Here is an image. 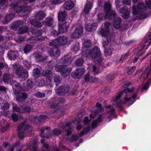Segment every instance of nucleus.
Returning <instances> with one entry per match:
<instances>
[{
	"instance_id": "1",
	"label": "nucleus",
	"mask_w": 151,
	"mask_h": 151,
	"mask_svg": "<svg viewBox=\"0 0 151 151\" xmlns=\"http://www.w3.org/2000/svg\"><path fill=\"white\" fill-rule=\"evenodd\" d=\"M88 54L93 59H94V63L99 65V68L103 69L104 65L102 62L101 57V52L99 48L94 46L87 52Z\"/></svg>"
},
{
	"instance_id": "2",
	"label": "nucleus",
	"mask_w": 151,
	"mask_h": 151,
	"mask_svg": "<svg viewBox=\"0 0 151 151\" xmlns=\"http://www.w3.org/2000/svg\"><path fill=\"white\" fill-rule=\"evenodd\" d=\"M26 121H23L19 124L17 127L18 138L20 139H23L25 131H27L30 127L29 125L26 124Z\"/></svg>"
},
{
	"instance_id": "3",
	"label": "nucleus",
	"mask_w": 151,
	"mask_h": 151,
	"mask_svg": "<svg viewBox=\"0 0 151 151\" xmlns=\"http://www.w3.org/2000/svg\"><path fill=\"white\" fill-rule=\"evenodd\" d=\"M69 24L68 22L64 23L63 24L59 23L57 30L53 29L52 34L55 36L59 35L60 33H64L66 32L69 27Z\"/></svg>"
},
{
	"instance_id": "4",
	"label": "nucleus",
	"mask_w": 151,
	"mask_h": 151,
	"mask_svg": "<svg viewBox=\"0 0 151 151\" xmlns=\"http://www.w3.org/2000/svg\"><path fill=\"white\" fill-rule=\"evenodd\" d=\"M64 100L63 99L56 98L55 100L50 103V108L53 109L60 110L63 108V103Z\"/></svg>"
},
{
	"instance_id": "5",
	"label": "nucleus",
	"mask_w": 151,
	"mask_h": 151,
	"mask_svg": "<svg viewBox=\"0 0 151 151\" xmlns=\"http://www.w3.org/2000/svg\"><path fill=\"white\" fill-rule=\"evenodd\" d=\"M99 33L102 36L104 37L105 38V40L102 42V44L103 47L104 48L105 47L107 46L109 43V41L111 42V37H110V40H109V35L110 33V30L107 29L101 28L99 32Z\"/></svg>"
},
{
	"instance_id": "6",
	"label": "nucleus",
	"mask_w": 151,
	"mask_h": 151,
	"mask_svg": "<svg viewBox=\"0 0 151 151\" xmlns=\"http://www.w3.org/2000/svg\"><path fill=\"white\" fill-rule=\"evenodd\" d=\"M146 9V6L144 4L139 2L137 4V6L135 5L132 6V14L134 15H137L139 12H143L145 11Z\"/></svg>"
},
{
	"instance_id": "7",
	"label": "nucleus",
	"mask_w": 151,
	"mask_h": 151,
	"mask_svg": "<svg viewBox=\"0 0 151 151\" xmlns=\"http://www.w3.org/2000/svg\"><path fill=\"white\" fill-rule=\"evenodd\" d=\"M72 70L71 68H67L65 65H59L56 68V70L60 72L61 75L65 77L69 76Z\"/></svg>"
},
{
	"instance_id": "8",
	"label": "nucleus",
	"mask_w": 151,
	"mask_h": 151,
	"mask_svg": "<svg viewBox=\"0 0 151 151\" xmlns=\"http://www.w3.org/2000/svg\"><path fill=\"white\" fill-rule=\"evenodd\" d=\"M15 73L22 81H25L28 77V72L26 70H23V68L21 67H19L16 68Z\"/></svg>"
},
{
	"instance_id": "9",
	"label": "nucleus",
	"mask_w": 151,
	"mask_h": 151,
	"mask_svg": "<svg viewBox=\"0 0 151 151\" xmlns=\"http://www.w3.org/2000/svg\"><path fill=\"white\" fill-rule=\"evenodd\" d=\"M68 41V38L67 37L65 36H60L57 39L50 42V44H51L52 43H53L58 46H64L67 44Z\"/></svg>"
},
{
	"instance_id": "10",
	"label": "nucleus",
	"mask_w": 151,
	"mask_h": 151,
	"mask_svg": "<svg viewBox=\"0 0 151 151\" xmlns=\"http://www.w3.org/2000/svg\"><path fill=\"white\" fill-rule=\"evenodd\" d=\"M83 33V27L80 25L76 28L71 35V37L74 39H78L81 37Z\"/></svg>"
},
{
	"instance_id": "11",
	"label": "nucleus",
	"mask_w": 151,
	"mask_h": 151,
	"mask_svg": "<svg viewBox=\"0 0 151 151\" xmlns=\"http://www.w3.org/2000/svg\"><path fill=\"white\" fill-rule=\"evenodd\" d=\"M49 45L50 46L53 47L50 48L49 51L50 55L56 57H59L60 55V51L58 45L53 43H52L51 44H50V42L49 43Z\"/></svg>"
},
{
	"instance_id": "12",
	"label": "nucleus",
	"mask_w": 151,
	"mask_h": 151,
	"mask_svg": "<svg viewBox=\"0 0 151 151\" xmlns=\"http://www.w3.org/2000/svg\"><path fill=\"white\" fill-rule=\"evenodd\" d=\"M70 90V87L68 85L59 86L55 90L56 93L60 96H63L65 93H68Z\"/></svg>"
},
{
	"instance_id": "13",
	"label": "nucleus",
	"mask_w": 151,
	"mask_h": 151,
	"mask_svg": "<svg viewBox=\"0 0 151 151\" xmlns=\"http://www.w3.org/2000/svg\"><path fill=\"white\" fill-rule=\"evenodd\" d=\"M91 41L90 40H86L83 43L82 51L81 53L83 57H86L87 56V52L89 50L87 49L91 47Z\"/></svg>"
},
{
	"instance_id": "14",
	"label": "nucleus",
	"mask_w": 151,
	"mask_h": 151,
	"mask_svg": "<svg viewBox=\"0 0 151 151\" xmlns=\"http://www.w3.org/2000/svg\"><path fill=\"white\" fill-rule=\"evenodd\" d=\"M85 70L84 68L83 67L78 68L72 73V76L75 79H79L84 73Z\"/></svg>"
},
{
	"instance_id": "15",
	"label": "nucleus",
	"mask_w": 151,
	"mask_h": 151,
	"mask_svg": "<svg viewBox=\"0 0 151 151\" xmlns=\"http://www.w3.org/2000/svg\"><path fill=\"white\" fill-rule=\"evenodd\" d=\"M67 16V12L66 11H60L58 13V19L59 23L63 24L67 22L65 21V19Z\"/></svg>"
},
{
	"instance_id": "16",
	"label": "nucleus",
	"mask_w": 151,
	"mask_h": 151,
	"mask_svg": "<svg viewBox=\"0 0 151 151\" xmlns=\"http://www.w3.org/2000/svg\"><path fill=\"white\" fill-rule=\"evenodd\" d=\"M34 79H29L27 81L26 86L22 88L23 90L27 91L31 89L34 85L35 83Z\"/></svg>"
},
{
	"instance_id": "17",
	"label": "nucleus",
	"mask_w": 151,
	"mask_h": 151,
	"mask_svg": "<svg viewBox=\"0 0 151 151\" xmlns=\"http://www.w3.org/2000/svg\"><path fill=\"white\" fill-rule=\"evenodd\" d=\"M105 17L109 20L114 19L116 17V12L112 10H109L106 11Z\"/></svg>"
},
{
	"instance_id": "18",
	"label": "nucleus",
	"mask_w": 151,
	"mask_h": 151,
	"mask_svg": "<svg viewBox=\"0 0 151 151\" xmlns=\"http://www.w3.org/2000/svg\"><path fill=\"white\" fill-rule=\"evenodd\" d=\"M72 62V59L70 55H65L61 58L60 60V63L63 64H70Z\"/></svg>"
},
{
	"instance_id": "19",
	"label": "nucleus",
	"mask_w": 151,
	"mask_h": 151,
	"mask_svg": "<svg viewBox=\"0 0 151 151\" xmlns=\"http://www.w3.org/2000/svg\"><path fill=\"white\" fill-rule=\"evenodd\" d=\"M27 4L24 3V7L21 13L22 14V17L26 16H27L31 10V6H27Z\"/></svg>"
},
{
	"instance_id": "20",
	"label": "nucleus",
	"mask_w": 151,
	"mask_h": 151,
	"mask_svg": "<svg viewBox=\"0 0 151 151\" xmlns=\"http://www.w3.org/2000/svg\"><path fill=\"white\" fill-rule=\"evenodd\" d=\"M98 27V24L97 23L93 22L92 24H89L86 26V30L90 32H94Z\"/></svg>"
},
{
	"instance_id": "21",
	"label": "nucleus",
	"mask_w": 151,
	"mask_h": 151,
	"mask_svg": "<svg viewBox=\"0 0 151 151\" xmlns=\"http://www.w3.org/2000/svg\"><path fill=\"white\" fill-rule=\"evenodd\" d=\"M84 79L86 82L90 81L92 82L98 83L99 81V79L95 77H91L90 76L89 73H88L84 76Z\"/></svg>"
},
{
	"instance_id": "22",
	"label": "nucleus",
	"mask_w": 151,
	"mask_h": 151,
	"mask_svg": "<svg viewBox=\"0 0 151 151\" xmlns=\"http://www.w3.org/2000/svg\"><path fill=\"white\" fill-rule=\"evenodd\" d=\"M47 118V117L45 115H41L39 116H36L34 117V119L36 120L34 121V123L38 124H40L42 120H45Z\"/></svg>"
},
{
	"instance_id": "23",
	"label": "nucleus",
	"mask_w": 151,
	"mask_h": 151,
	"mask_svg": "<svg viewBox=\"0 0 151 151\" xmlns=\"http://www.w3.org/2000/svg\"><path fill=\"white\" fill-rule=\"evenodd\" d=\"M23 24L21 21H17L13 22L11 25V28L13 30H17L20 28Z\"/></svg>"
},
{
	"instance_id": "24",
	"label": "nucleus",
	"mask_w": 151,
	"mask_h": 151,
	"mask_svg": "<svg viewBox=\"0 0 151 151\" xmlns=\"http://www.w3.org/2000/svg\"><path fill=\"white\" fill-rule=\"evenodd\" d=\"M113 26L116 29H118L121 28L122 19L120 18L117 17L114 19Z\"/></svg>"
},
{
	"instance_id": "25",
	"label": "nucleus",
	"mask_w": 151,
	"mask_h": 151,
	"mask_svg": "<svg viewBox=\"0 0 151 151\" xmlns=\"http://www.w3.org/2000/svg\"><path fill=\"white\" fill-rule=\"evenodd\" d=\"M52 73V71L50 70L46 69L44 70L42 73V75L43 76H47V79H48L50 81H51L52 79V77L50 76Z\"/></svg>"
},
{
	"instance_id": "26",
	"label": "nucleus",
	"mask_w": 151,
	"mask_h": 151,
	"mask_svg": "<svg viewBox=\"0 0 151 151\" xmlns=\"http://www.w3.org/2000/svg\"><path fill=\"white\" fill-rule=\"evenodd\" d=\"M31 24L36 28L41 27L42 26L41 23L35 19H31L29 20Z\"/></svg>"
},
{
	"instance_id": "27",
	"label": "nucleus",
	"mask_w": 151,
	"mask_h": 151,
	"mask_svg": "<svg viewBox=\"0 0 151 151\" xmlns=\"http://www.w3.org/2000/svg\"><path fill=\"white\" fill-rule=\"evenodd\" d=\"M63 6L65 9L70 10L73 7L74 3L71 1L68 0L65 3Z\"/></svg>"
},
{
	"instance_id": "28",
	"label": "nucleus",
	"mask_w": 151,
	"mask_h": 151,
	"mask_svg": "<svg viewBox=\"0 0 151 151\" xmlns=\"http://www.w3.org/2000/svg\"><path fill=\"white\" fill-rule=\"evenodd\" d=\"M92 7V4L90 2H88L84 7L83 13H84L85 15L88 14Z\"/></svg>"
},
{
	"instance_id": "29",
	"label": "nucleus",
	"mask_w": 151,
	"mask_h": 151,
	"mask_svg": "<svg viewBox=\"0 0 151 151\" xmlns=\"http://www.w3.org/2000/svg\"><path fill=\"white\" fill-rule=\"evenodd\" d=\"M17 52L15 51H10L7 53V56L11 60H15L17 58Z\"/></svg>"
},
{
	"instance_id": "30",
	"label": "nucleus",
	"mask_w": 151,
	"mask_h": 151,
	"mask_svg": "<svg viewBox=\"0 0 151 151\" xmlns=\"http://www.w3.org/2000/svg\"><path fill=\"white\" fill-rule=\"evenodd\" d=\"M46 14L43 11H39L37 13L35 16V18L38 20H42L44 18Z\"/></svg>"
},
{
	"instance_id": "31",
	"label": "nucleus",
	"mask_w": 151,
	"mask_h": 151,
	"mask_svg": "<svg viewBox=\"0 0 151 151\" xmlns=\"http://www.w3.org/2000/svg\"><path fill=\"white\" fill-rule=\"evenodd\" d=\"M54 22V21L53 18L51 17L46 18L45 19L44 22V23L45 25L47 26H51Z\"/></svg>"
},
{
	"instance_id": "32",
	"label": "nucleus",
	"mask_w": 151,
	"mask_h": 151,
	"mask_svg": "<svg viewBox=\"0 0 151 151\" xmlns=\"http://www.w3.org/2000/svg\"><path fill=\"white\" fill-rule=\"evenodd\" d=\"M78 138V136L76 134H73L70 137H66L67 140L71 143L77 141Z\"/></svg>"
},
{
	"instance_id": "33",
	"label": "nucleus",
	"mask_w": 151,
	"mask_h": 151,
	"mask_svg": "<svg viewBox=\"0 0 151 151\" xmlns=\"http://www.w3.org/2000/svg\"><path fill=\"white\" fill-rule=\"evenodd\" d=\"M136 69V67L135 66H133L126 68V70L128 75H131L133 73Z\"/></svg>"
},
{
	"instance_id": "34",
	"label": "nucleus",
	"mask_w": 151,
	"mask_h": 151,
	"mask_svg": "<svg viewBox=\"0 0 151 151\" xmlns=\"http://www.w3.org/2000/svg\"><path fill=\"white\" fill-rule=\"evenodd\" d=\"M40 71L38 68L34 69L33 70V75L34 78L37 79L40 76Z\"/></svg>"
},
{
	"instance_id": "35",
	"label": "nucleus",
	"mask_w": 151,
	"mask_h": 151,
	"mask_svg": "<svg viewBox=\"0 0 151 151\" xmlns=\"http://www.w3.org/2000/svg\"><path fill=\"white\" fill-rule=\"evenodd\" d=\"M31 32L33 35L37 36L41 35L42 33V30L39 29H36L34 28L32 29Z\"/></svg>"
},
{
	"instance_id": "36",
	"label": "nucleus",
	"mask_w": 151,
	"mask_h": 151,
	"mask_svg": "<svg viewBox=\"0 0 151 151\" xmlns=\"http://www.w3.org/2000/svg\"><path fill=\"white\" fill-rule=\"evenodd\" d=\"M84 59L81 58H79L75 61V65L77 67L82 66L84 63Z\"/></svg>"
},
{
	"instance_id": "37",
	"label": "nucleus",
	"mask_w": 151,
	"mask_h": 151,
	"mask_svg": "<svg viewBox=\"0 0 151 151\" xmlns=\"http://www.w3.org/2000/svg\"><path fill=\"white\" fill-rule=\"evenodd\" d=\"M29 30V28L27 27H20L18 30V32L21 34H24L25 33L27 32Z\"/></svg>"
},
{
	"instance_id": "38",
	"label": "nucleus",
	"mask_w": 151,
	"mask_h": 151,
	"mask_svg": "<svg viewBox=\"0 0 151 151\" xmlns=\"http://www.w3.org/2000/svg\"><path fill=\"white\" fill-rule=\"evenodd\" d=\"M49 127H46L44 128H42L40 130L41 133L40 134V136L42 138H45L46 137V136H45L43 135V134H45L44 133V132L45 131H46V133H49L48 131V130L49 129Z\"/></svg>"
},
{
	"instance_id": "39",
	"label": "nucleus",
	"mask_w": 151,
	"mask_h": 151,
	"mask_svg": "<svg viewBox=\"0 0 151 151\" xmlns=\"http://www.w3.org/2000/svg\"><path fill=\"white\" fill-rule=\"evenodd\" d=\"M32 47L31 45L26 44L23 50L24 53L27 54L31 51Z\"/></svg>"
},
{
	"instance_id": "40",
	"label": "nucleus",
	"mask_w": 151,
	"mask_h": 151,
	"mask_svg": "<svg viewBox=\"0 0 151 151\" xmlns=\"http://www.w3.org/2000/svg\"><path fill=\"white\" fill-rule=\"evenodd\" d=\"M24 5L20 4L19 6L15 7L14 9V12L16 13H21L24 7Z\"/></svg>"
},
{
	"instance_id": "41",
	"label": "nucleus",
	"mask_w": 151,
	"mask_h": 151,
	"mask_svg": "<svg viewBox=\"0 0 151 151\" xmlns=\"http://www.w3.org/2000/svg\"><path fill=\"white\" fill-rule=\"evenodd\" d=\"M134 87L132 88L131 89H130L129 88H127L124 89L123 90L121 91H122L123 94L124 93L126 95H127V94L128 93L134 92Z\"/></svg>"
},
{
	"instance_id": "42",
	"label": "nucleus",
	"mask_w": 151,
	"mask_h": 151,
	"mask_svg": "<svg viewBox=\"0 0 151 151\" xmlns=\"http://www.w3.org/2000/svg\"><path fill=\"white\" fill-rule=\"evenodd\" d=\"M11 78V75L8 73H6L4 76L3 81L4 82H7L10 81Z\"/></svg>"
},
{
	"instance_id": "43",
	"label": "nucleus",
	"mask_w": 151,
	"mask_h": 151,
	"mask_svg": "<svg viewBox=\"0 0 151 151\" xmlns=\"http://www.w3.org/2000/svg\"><path fill=\"white\" fill-rule=\"evenodd\" d=\"M114 101L115 102L116 106L119 108H121L122 107V105L125 103V101L122 102L121 100L119 101L118 100Z\"/></svg>"
},
{
	"instance_id": "44",
	"label": "nucleus",
	"mask_w": 151,
	"mask_h": 151,
	"mask_svg": "<svg viewBox=\"0 0 151 151\" xmlns=\"http://www.w3.org/2000/svg\"><path fill=\"white\" fill-rule=\"evenodd\" d=\"M35 58L36 61L38 62L42 61L44 60L43 56L38 53H37L35 55Z\"/></svg>"
},
{
	"instance_id": "45",
	"label": "nucleus",
	"mask_w": 151,
	"mask_h": 151,
	"mask_svg": "<svg viewBox=\"0 0 151 151\" xmlns=\"http://www.w3.org/2000/svg\"><path fill=\"white\" fill-rule=\"evenodd\" d=\"M24 113H29L31 111V109L29 106H26L23 107L22 110Z\"/></svg>"
},
{
	"instance_id": "46",
	"label": "nucleus",
	"mask_w": 151,
	"mask_h": 151,
	"mask_svg": "<svg viewBox=\"0 0 151 151\" xmlns=\"http://www.w3.org/2000/svg\"><path fill=\"white\" fill-rule=\"evenodd\" d=\"M38 147V142L37 140H35L33 142L32 145V151H37Z\"/></svg>"
},
{
	"instance_id": "47",
	"label": "nucleus",
	"mask_w": 151,
	"mask_h": 151,
	"mask_svg": "<svg viewBox=\"0 0 151 151\" xmlns=\"http://www.w3.org/2000/svg\"><path fill=\"white\" fill-rule=\"evenodd\" d=\"M16 97V100L18 102H21L23 100L21 94L19 92H17Z\"/></svg>"
},
{
	"instance_id": "48",
	"label": "nucleus",
	"mask_w": 151,
	"mask_h": 151,
	"mask_svg": "<svg viewBox=\"0 0 151 151\" xmlns=\"http://www.w3.org/2000/svg\"><path fill=\"white\" fill-rule=\"evenodd\" d=\"M139 15L138 16V18L140 19H143L147 18V14L142 12H139Z\"/></svg>"
},
{
	"instance_id": "49",
	"label": "nucleus",
	"mask_w": 151,
	"mask_h": 151,
	"mask_svg": "<svg viewBox=\"0 0 151 151\" xmlns=\"http://www.w3.org/2000/svg\"><path fill=\"white\" fill-rule=\"evenodd\" d=\"M119 11L121 14H124V13L129 12L127 7L126 6L122 7Z\"/></svg>"
},
{
	"instance_id": "50",
	"label": "nucleus",
	"mask_w": 151,
	"mask_h": 151,
	"mask_svg": "<svg viewBox=\"0 0 151 151\" xmlns=\"http://www.w3.org/2000/svg\"><path fill=\"white\" fill-rule=\"evenodd\" d=\"M35 39L36 40V42L37 41L40 42L44 40L45 38L44 37L41 36V35H40L39 36H35Z\"/></svg>"
},
{
	"instance_id": "51",
	"label": "nucleus",
	"mask_w": 151,
	"mask_h": 151,
	"mask_svg": "<svg viewBox=\"0 0 151 151\" xmlns=\"http://www.w3.org/2000/svg\"><path fill=\"white\" fill-rule=\"evenodd\" d=\"M13 105V111L17 112H19L20 111V109L19 107L17 106V104L15 103H13L12 104Z\"/></svg>"
},
{
	"instance_id": "52",
	"label": "nucleus",
	"mask_w": 151,
	"mask_h": 151,
	"mask_svg": "<svg viewBox=\"0 0 151 151\" xmlns=\"http://www.w3.org/2000/svg\"><path fill=\"white\" fill-rule=\"evenodd\" d=\"M45 94L44 93H42L40 91L35 93V96L38 98H42L45 96Z\"/></svg>"
},
{
	"instance_id": "53",
	"label": "nucleus",
	"mask_w": 151,
	"mask_h": 151,
	"mask_svg": "<svg viewBox=\"0 0 151 151\" xmlns=\"http://www.w3.org/2000/svg\"><path fill=\"white\" fill-rule=\"evenodd\" d=\"M54 82L55 83L56 86L58 85L60 82V78L59 76H55L54 78Z\"/></svg>"
},
{
	"instance_id": "54",
	"label": "nucleus",
	"mask_w": 151,
	"mask_h": 151,
	"mask_svg": "<svg viewBox=\"0 0 151 151\" xmlns=\"http://www.w3.org/2000/svg\"><path fill=\"white\" fill-rule=\"evenodd\" d=\"M111 5L110 3L106 2L104 6V10L106 11L111 9Z\"/></svg>"
},
{
	"instance_id": "55",
	"label": "nucleus",
	"mask_w": 151,
	"mask_h": 151,
	"mask_svg": "<svg viewBox=\"0 0 151 151\" xmlns=\"http://www.w3.org/2000/svg\"><path fill=\"white\" fill-rule=\"evenodd\" d=\"M48 65L49 68L53 69V68L55 66L56 64L54 61H50L48 63Z\"/></svg>"
},
{
	"instance_id": "56",
	"label": "nucleus",
	"mask_w": 151,
	"mask_h": 151,
	"mask_svg": "<svg viewBox=\"0 0 151 151\" xmlns=\"http://www.w3.org/2000/svg\"><path fill=\"white\" fill-rule=\"evenodd\" d=\"M12 120L15 122L18 120V116L15 113L12 114L11 116Z\"/></svg>"
},
{
	"instance_id": "57",
	"label": "nucleus",
	"mask_w": 151,
	"mask_h": 151,
	"mask_svg": "<svg viewBox=\"0 0 151 151\" xmlns=\"http://www.w3.org/2000/svg\"><path fill=\"white\" fill-rule=\"evenodd\" d=\"M28 42L31 43H36V40L35 39V36H31L29 37L27 40Z\"/></svg>"
},
{
	"instance_id": "58",
	"label": "nucleus",
	"mask_w": 151,
	"mask_h": 151,
	"mask_svg": "<svg viewBox=\"0 0 151 151\" xmlns=\"http://www.w3.org/2000/svg\"><path fill=\"white\" fill-rule=\"evenodd\" d=\"M71 50L76 52L79 50L80 47L78 45H73L72 46Z\"/></svg>"
},
{
	"instance_id": "59",
	"label": "nucleus",
	"mask_w": 151,
	"mask_h": 151,
	"mask_svg": "<svg viewBox=\"0 0 151 151\" xmlns=\"http://www.w3.org/2000/svg\"><path fill=\"white\" fill-rule=\"evenodd\" d=\"M5 17L10 21L14 17V15L13 14L11 13L6 15Z\"/></svg>"
},
{
	"instance_id": "60",
	"label": "nucleus",
	"mask_w": 151,
	"mask_h": 151,
	"mask_svg": "<svg viewBox=\"0 0 151 151\" xmlns=\"http://www.w3.org/2000/svg\"><path fill=\"white\" fill-rule=\"evenodd\" d=\"M9 108V104L7 102L4 103L3 105L2 106V109L3 110H6Z\"/></svg>"
},
{
	"instance_id": "61",
	"label": "nucleus",
	"mask_w": 151,
	"mask_h": 151,
	"mask_svg": "<svg viewBox=\"0 0 151 151\" xmlns=\"http://www.w3.org/2000/svg\"><path fill=\"white\" fill-rule=\"evenodd\" d=\"M53 133L54 134L58 135L61 134L62 132L61 130L55 128L53 129Z\"/></svg>"
},
{
	"instance_id": "62",
	"label": "nucleus",
	"mask_w": 151,
	"mask_h": 151,
	"mask_svg": "<svg viewBox=\"0 0 151 151\" xmlns=\"http://www.w3.org/2000/svg\"><path fill=\"white\" fill-rule=\"evenodd\" d=\"M115 76L114 74H109L107 76V79L108 80L111 81L114 78Z\"/></svg>"
},
{
	"instance_id": "63",
	"label": "nucleus",
	"mask_w": 151,
	"mask_h": 151,
	"mask_svg": "<svg viewBox=\"0 0 151 151\" xmlns=\"http://www.w3.org/2000/svg\"><path fill=\"white\" fill-rule=\"evenodd\" d=\"M104 52L105 55H110L112 53V51L110 48L105 49L104 50Z\"/></svg>"
},
{
	"instance_id": "64",
	"label": "nucleus",
	"mask_w": 151,
	"mask_h": 151,
	"mask_svg": "<svg viewBox=\"0 0 151 151\" xmlns=\"http://www.w3.org/2000/svg\"><path fill=\"white\" fill-rule=\"evenodd\" d=\"M105 17V15L104 13H99L98 15V18L100 21L104 20Z\"/></svg>"
}]
</instances>
